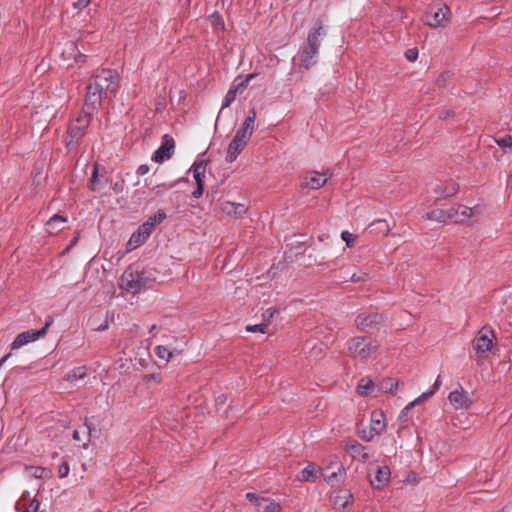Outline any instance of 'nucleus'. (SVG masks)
<instances>
[{
	"label": "nucleus",
	"instance_id": "f257e3e1",
	"mask_svg": "<svg viewBox=\"0 0 512 512\" xmlns=\"http://www.w3.org/2000/svg\"><path fill=\"white\" fill-rule=\"evenodd\" d=\"M120 86V77L112 69L98 70L86 87L85 107L96 111L102 101L116 95Z\"/></svg>",
	"mask_w": 512,
	"mask_h": 512
},
{
	"label": "nucleus",
	"instance_id": "f03ea898",
	"mask_svg": "<svg viewBox=\"0 0 512 512\" xmlns=\"http://www.w3.org/2000/svg\"><path fill=\"white\" fill-rule=\"evenodd\" d=\"M324 35L325 30L323 22L321 20H317L314 28L307 36V44L304 46L300 55L301 65L305 69H310L316 64L320 46L319 38Z\"/></svg>",
	"mask_w": 512,
	"mask_h": 512
},
{
	"label": "nucleus",
	"instance_id": "7ed1b4c3",
	"mask_svg": "<svg viewBox=\"0 0 512 512\" xmlns=\"http://www.w3.org/2000/svg\"><path fill=\"white\" fill-rule=\"evenodd\" d=\"M93 113L94 111L88 110L84 106L78 116L71 120L65 138L66 147L71 149L80 143L90 125Z\"/></svg>",
	"mask_w": 512,
	"mask_h": 512
},
{
	"label": "nucleus",
	"instance_id": "20e7f679",
	"mask_svg": "<svg viewBox=\"0 0 512 512\" xmlns=\"http://www.w3.org/2000/svg\"><path fill=\"white\" fill-rule=\"evenodd\" d=\"M379 346L377 340L356 336L349 340L348 351L354 359L365 362L376 355Z\"/></svg>",
	"mask_w": 512,
	"mask_h": 512
},
{
	"label": "nucleus",
	"instance_id": "39448f33",
	"mask_svg": "<svg viewBox=\"0 0 512 512\" xmlns=\"http://www.w3.org/2000/svg\"><path fill=\"white\" fill-rule=\"evenodd\" d=\"M319 474L324 478L331 487L337 486L344 482L346 478V469L343 464L338 461H331L324 468H319Z\"/></svg>",
	"mask_w": 512,
	"mask_h": 512
},
{
	"label": "nucleus",
	"instance_id": "423d86ee",
	"mask_svg": "<svg viewBox=\"0 0 512 512\" xmlns=\"http://www.w3.org/2000/svg\"><path fill=\"white\" fill-rule=\"evenodd\" d=\"M495 340L494 331L484 326L474 338L472 342L473 350L476 352L478 358H481L491 350L493 342Z\"/></svg>",
	"mask_w": 512,
	"mask_h": 512
},
{
	"label": "nucleus",
	"instance_id": "0eeeda50",
	"mask_svg": "<svg viewBox=\"0 0 512 512\" xmlns=\"http://www.w3.org/2000/svg\"><path fill=\"white\" fill-rule=\"evenodd\" d=\"M53 320L51 318H48L46 320V323L43 328L39 330H28L25 332H22L16 336V338L11 343V350H16L21 348L22 346L33 342L40 337H43L46 335L48 328L51 326Z\"/></svg>",
	"mask_w": 512,
	"mask_h": 512
},
{
	"label": "nucleus",
	"instance_id": "6e6552de",
	"mask_svg": "<svg viewBox=\"0 0 512 512\" xmlns=\"http://www.w3.org/2000/svg\"><path fill=\"white\" fill-rule=\"evenodd\" d=\"M383 322V315L375 312H362L355 318L356 327L364 332H369L373 329L379 330Z\"/></svg>",
	"mask_w": 512,
	"mask_h": 512
},
{
	"label": "nucleus",
	"instance_id": "1a4fd4ad",
	"mask_svg": "<svg viewBox=\"0 0 512 512\" xmlns=\"http://www.w3.org/2000/svg\"><path fill=\"white\" fill-rule=\"evenodd\" d=\"M450 9L447 5L431 6L426 13V24L430 27H442L448 20Z\"/></svg>",
	"mask_w": 512,
	"mask_h": 512
},
{
	"label": "nucleus",
	"instance_id": "9d476101",
	"mask_svg": "<svg viewBox=\"0 0 512 512\" xmlns=\"http://www.w3.org/2000/svg\"><path fill=\"white\" fill-rule=\"evenodd\" d=\"M354 497L348 489H338L330 495V502L333 507L340 511L350 510L353 505Z\"/></svg>",
	"mask_w": 512,
	"mask_h": 512
},
{
	"label": "nucleus",
	"instance_id": "9b49d317",
	"mask_svg": "<svg viewBox=\"0 0 512 512\" xmlns=\"http://www.w3.org/2000/svg\"><path fill=\"white\" fill-rule=\"evenodd\" d=\"M175 149V141L174 139L168 135L165 134L162 137L161 145L160 147L153 153L152 160L157 163H162L165 160H168L172 157Z\"/></svg>",
	"mask_w": 512,
	"mask_h": 512
},
{
	"label": "nucleus",
	"instance_id": "f8f14e48",
	"mask_svg": "<svg viewBox=\"0 0 512 512\" xmlns=\"http://www.w3.org/2000/svg\"><path fill=\"white\" fill-rule=\"evenodd\" d=\"M256 76H257L256 73H250V74L246 75L245 79L242 80L241 82H239L237 84L234 82L224 97L221 111L223 109L229 107L232 104V102L235 101L237 94L242 93L247 88L249 82Z\"/></svg>",
	"mask_w": 512,
	"mask_h": 512
},
{
	"label": "nucleus",
	"instance_id": "ddd939ff",
	"mask_svg": "<svg viewBox=\"0 0 512 512\" xmlns=\"http://www.w3.org/2000/svg\"><path fill=\"white\" fill-rule=\"evenodd\" d=\"M448 400L456 410H467L472 405V400L461 385L449 393Z\"/></svg>",
	"mask_w": 512,
	"mask_h": 512
},
{
	"label": "nucleus",
	"instance_id": "4468645a",
	"mask_svg": "<svg viewBox=\"0 0 512 512\" xmlns=\"http://www.w3.org/2000/svg\"><path fill=\"white\" fill-rule=\"evenodd\" d=\"M120 287L134 294L140 291L139 275L131 267H128L123 272L120 278Z\"/></svg>",
	"mask_w": 512,
	"mask_h": 512
},
{
	"label": "nucleus",
	"instance_id": "2eb2a0df",
	"mask_svg": "<svg viewBox=\"0 0 512 512\" xmlns=\"http://www.w3.org/2000/svg\"><path fill=\"white\" fill-rule=\"evenodd\" d=\"M151 225L150 224H141L137 231L134 232L129 241H128V248L129 250H134L137 247L141 246L151 235Z\"/></svg>",
	"mask_w": 512,
	"mask_h": 512
},
{
	"label": "nucleus",
	"instance_id": "dca6fc26",
	"mask_svg": "<svg viewBox=\"0 0 512 512\" xmlns=\"http://www.w3.org/2000/svg\"><path fill=\"white\" fill-rule=\"evenodd\" d=\"M346 451L350 454V456L358 460L362 463H365L369 459V453L367 451V447L358 443L357 441H352L347 444Z\"/></svg>",
	"mask_w": 512,
	"mask_h": 512
},
{
	"label": "nucleus",
	"instance_id": "f3484780",
	"mask_svg": "<svg viewBox=\"0 0 512 512\" xmlns=\"http://www.w3.org/2000/svg\"><path fill=\"white\" fill-rule=\"evenodd\" d=\"M247 206L244 203L224 201L221 203V210L224 214L234 218H240L247 212Z\"/></svg>",
	"mask_w": 512,
	"mask_h": 512
},
{
	"label": "nucleus",
	"instance_id": "a211bd4d",
	"mask_svg": "<svg viewBox=\"0 0 512 512\" xmlns=\"http://www.w3.org/2000/svg\"><path fill=\"white\" fill-rule=\"evenodd\" d=\"M387 427L385 415L382 411H373L371 413L370 431L374 436L382 434Z\"/></svg>",
	"mask_w": 512,
	"mask_h": 512
},
{
	"label": "nucleus",
	"instance_id": "6ab92c4d",
	"mask_svg": "<svg viewBox=\"0 0 512 512\" xmlns=\"http://www.w3.org/2000/svg\"><path fill=\"white\" fill-rule=\"evenodd\" d=\"M433 190L438 199H446L454 196L458 192L459 186L457 183L450 181L445 184L436 185Z\"/></svg>",
	"mask_w": 512,
	"mask_h": 512
},
{
	"label": "nucleus",
	"instance_id": "aec40b11",
	"mask_svg": "<svg viewBox=\"0 0 512 512\" xmlns=\"http://www.w3.org/2000/svg\"><path fill=\"white\" fill-rule=\"evenodd\" d=\"M390 478V469L388 466L378 467L374 478L370 479V483L373 487L381 489L384 487Z\"/></svg>",
	"mask_w": 512,
	"mask_h": 512
},
{
	"label": "nucleus",
	"instance_id": "412c9836",
	"mask_svg": "<svg viewBox=\"0 0 512 512\" xmlns=\"http://www.w3.org/2000/svg\"><path fill=\"white\" fill-rule=\"evenodd\" d=\"M326 175H327L326 172L321 174L319 172L311 171V172L307 173V175L305 177V180H306L305 185L311 189H319L326 184V182H327Z\"/></svg>",
	"mask_w": 512,
	"mask_h": 512
},
{
	"label": "nucleus",
	"instance_id": "4be33fe9",
	"mask_svg": "<svg viewBox=\"0 0 512 512\" xmlns=\"http://www.w3.org/2000/svg\"><path fill=\"white\" fill-rule=\"evenodd\" d=\"M67 222V218L60 215L54 214L47 222H46V231L53 235L64 229L65 223Z\"/></svg>",
	"mask_w": 512,
	"mask_h": 512
},
{
	"label": "nucleus",
	"instance_id": "5701e85b",
	"mask_svg": "<svg viewBox=\"0 0 512 512\" xmlns=\"http://www.w3.org/2000/svg\"><path fill=\"white\" fill-rule=\"evenodd\" d=\"M449 209L453 213L451 220L455 222H465L473 217V211L470 210V207L465 205H458L457 207H451Z\"/></svg>",
	"mask_w": 512,
	"mask_h": 512
},
{
	"label": "nucleus",
	"instance_id": "b1692460",
	"mask_svg": "<svg viewBox=\"0 0 512 512\" xmlns=\"http://www.w3.org/2000/svg\"><path fill=\"white\" fill-rule=\"evenodd\" d=\"M246 145L244 142H239V140L233 138L227 149L226 161L229 163L235 161Z\"/></svg>",
	"mask_w": 512,
	"mask_h": 512
},
{
	"label": "nucleus",
	"instance_id": "393cba45",
	"mask_svg": "<svg viewBox=\"0 0 512 512\" xmlns=\"http://www.w3.org/2000/svg\"><path fill=\"white\" fill-rule=\"evenodd\" d=\"M319 468L313 463H309L306 467H304L297 477L299 481L303 482H315L317 479V474L319 473Z\"/></svg>",
	"mask_w": 512,
	"mask_h": 512
},
{
	"label": "nucleus",
	"instance_id": "a878e982",
	"mask_svg": "<svg viewBox=\"0 0 512 512\" xmlns=\"http://www.w3.org/2000/svg\"><path fill=\"white\" fill-rule=\"evenodd\" d=\"M451 215H453V213L450 211V209H434L426 213L423 217L427 220L441 223L446 222L447 220H451Z\"/></svg>",
	"mask_w": 512,
	"mask_h": 512
},
{
	"label": "nucleus",
	"instance_id": "bb28decb",
	"mask_svg": "<svg viewBox=\"0 0 512 512\" xmlns=\"http://www.w3.org/2000/svg\"><path fill=\"white\" fill-rule=\"evenodd\" d=\"M258 512H280V505L274 500L261 497L257 503Z\"/></svg>",
	"mask_w": 512,
	"mask_h": 512
},
{
	"label": "nucleus",
	"instance_id": "cd10ccee",
	"mask_svg": "<svg viewBox=\"0 0 512 512\" xmlns=\"http://www.w3.org/2000/svg\"><path fill=\"white\" fill-rule=\"evenodd\" d=\"M442 385V380H441V377L438 376L434 382V384L432 385V387L424 392L423 394H421L418 398H416L414 401H412L405 409L408 410L410 407L420 403L422 400L428 398V397H431L433 396L436 391H438V389L440 388V386Z\"/></svg>",
	"mask_w": 512,
	"mask_h": 512
},
{
	"label": "nucleus",
	"instance_id": "c85d7f7f",
	"mask_svg": "<svg viewBox=\"0 0 512 512\" xmlns=\"http://www.w3.org/2000/svg\"><path fill=\"white\" fill-rule=\"evenodd\" d=\"M107 182V179L104 177H99L98 175V166L95 165L93 169L92 176L90 178L89 182V188L92 191H100L104 188L105 184Z\"/></svg>",
	"mask_w": 512,
	"mask_h": 512
},
{
	"label": "nucleus",
	"instance_id": "c756f323",
	"mask_svg": "<svg viewBox=\"0 0 512 512\" xmlns=\"http://www.w3.org/2000/svg\"><path fill=\"white\" fill-rule=\"evenodd\" d=\"M192 171H193V177L195 179L196 185H199V184L204 185L206 162L205 161L195 162L192 165Z\"/></svg>",
	"mask_w": 512,
	"mask_h": 512
},
{
	"label": "nucleus",
	"instance_id": "7c9ffc66",
	"mask_svg": "<svg viewBox=\"0 0 512 512\" xmlns=\"http://www.w3.org/2000/svg\"><path fill=\"white\" fill-rule=\"evenodd\" d=\"M373 389H374V383L371 379L362 378L358 382L357 392L361 396L369 395L373 391Z\"/></svg>",
	"mask_w": 512,
	"mask_h": 512
},
{
	"label": "nucleus",
	"instance_id": "2f4dec72",
	"mask_svg": "<svg viewBox=\"0 0 512 512\" xmlns=\"http://www.w3.org/2000/svg\"><path fill=\"white\" fill-rule=\"evenodd\" d=\"M399 382L394 378H385L380 382V389L386 393H395Z\"/></svg>",
	"mask_w": 512,
	"mask_h": 512
},
{
	"label": "nucleus",
	"instance_id": "473e14b6",
	"mask_svg": "<svg viewBox=\"0 0 512 512\" xmlns=\"http://www.w3.org/2000/svg\"><path fill=\"white\" fill-rule=\"evenodd\" d=\"M210 24L216 31H223L225 29V23L223 17L218 13L214 12L209 17Z\"/></svg>",
	"mask_w": 512,
	"mask_h": 512
},
{
	"label": "nucleus",
	"instance_id": "72a5a7b5",
	"mask_svg": "<svg viewBox=\"0 0 512 512\" xmlns=\"http://www.w3.org/2000/svg\"><path fill=\"white\" fill-rule=\"evenodd\" d=\"M91 431H92V429L86 421L84 423V426L81 429L74 430L72 437L75 441H81L82 440L81 433H82V434L86 435L87 441L89 442L90 436H91Z\"/></svg>",
	"mask_w": 512,
	"mask_h": 512
},
{
	"label": "nucleus",
	"instance_id": "f704fd0d",
	"mask_svg": "<svg viewBox=\"0 0 512 512\" xmlns=\"http://www.w3.org/2000/svg\"><path fill=\"white\" fill-rule=\"evenodd\" d=\"M371 227H374L379 234H382V236H387L390 232V227L386 220H376L371 224Z\"/></svg>",
	"mask_w": 512,
	"mask_h": 512
},
{
	"label": "nucleus",
	"instance_id": "c9c22d12",
	"mask_svg": "<svg viewBox=\"0 0 512 512\" xmlns=\"http://www.w3.org/2000/svg\"><path fill=\"white\" fill-rule=\"evenodd\" d=\"M86 376V368L84 366L76 367L66 375V380L72 381L82 379Z\"/></svg>",
	"mask_w": 512,
	"mask_h": 512
},
{
	"label": "nucleus",
	"instance_id": "e433bc0d",
	"mask_svg": "<svg viewBox=\"0 0 512 512\" xmlns=\"http://www.w3.org/2000/svg\"><path fill=\"white\" fill-rule=\"evenodd\" d=\"M165 218H166V213L159 210L153 216L149 217L148 220L146 222H144V224H150L151 230L153 231L154 227L157 224H160L161 222H163L165 220Z\"/></svg>",
	"mask_w": 512,
	"mask_h": 512
},
{
	"label": "nucleus",
	"instance_id": "4c0bfd02",
	"mask_svg": "<svg viewBox=\"0 0 512 512\" xmlns=\"http://www.w3.org/2000/svg\"><path fill=\"white\" fill-rule=\"evenodd\" d=\"M253 131L247 129L246 127L242 126L235 134L234 139L239 140V142H244L245 144L248 143L250 137L252 136Z\"/></svg>",
	"mask_w": 512,
	"mask_h": 512
},
{
	"label": "nucleus",
	"instance_id": "58836bf2",
	"mask_svg": "<svg viewBox=\"0 0 512 512\" xmlns=\"http://www.w3.org/2000/svg\"><path fill=\"white\" fill-rule=\"evenodd\" d=\"M253 131L247 129L246 127L242 126L235 134L234 139L239 140V142H244L245 144L248 143L250 137L252 136Z\"/></svg>",
	"mask_w": 512,
	"mask_h": 512
},
{
	"label": "nucleus",
	"instance_id": "ea45409f",
	"mask_svg": "<svg viewBox=\"0 0 512 512\" xmlns=\"http://www.w3.org/2000/svg\"><path fill=\"white\" fill-rule=\"evenodd\" d=\"M253 131L247 129L246 127L242 126L235 134L234 139L239 140V142H244L245 144L248 143L250 137L252 136Z\"/></svg>",
	"mask_w": 512,
	"mask_h": 512
},
{
	"label": "nucleus",
	"instance_id": "a19ab883",
	"mask_svg": "<svg viewBox=\"0 0 512 512\" xmlns=\"http://www.w3.org/2000/svg\"><path fill=\"white\" fill-rule=\"evenodd\" d=\"M68 50L70 51V57H73L75 62H84L86 55L80 53L77 49V46L74 42L68 43Z\"/></svg>",
	"mask_w": 512,
	"mask_h": 512
},
{
	"label": "nucleus",
	"instance_id": "79ce46f5",
	"mask_svg": "<svg viewBox=\"0 0 512 512\" xmlns=\"http://www.w3.org/2000/svg\"><path fill=\"white\" fill-rule=\"evenodd\" d=\"M255 120H256V111H255V109H251L248 112V115H247L246 119L244 120L242 126L246 127L249 130H252L254 132Z\"/></svg>",
	"mask_w": 512,
	"mask_h": 512
},
{
	"label": "nucleus",
	"instance_id": "37998d69",
	"mask_svg": "<svg viewBox=\"0 0 512 512\" xmlns=\"http://www.w3.org/2000/svg\"><path fill=\"white\" fill-rule=\"evenodd\" d=\"M155 350H156L157 356L161 359L169 360L172 356L171 351L164 346L159 345L155 348Z\"/></svg>",
	"mask_w": 512,
	"mask_h": 512
},
{
	"label": "nucleus",
	"instance_id": "c03bdc74",
	"mask_svg": "<svg viewBox=\"0 0 512 512\" xmlns=\"http://www.w3.org/2000/svg\"><path fill=\"white\" fill-rule=\"evenodd\" d=\"M267 328H268L267 324L261 323V324H255V325H247L246 331L251 332V333H256V332L266 333Z\"/></svg>",
	"mask_w": 512,
	"mask_h": 512
},
{
	"label": "nucleus",
	"instance_id": "a18cd8bd",
	"mask_svg": "<svg viewBox=\"0 0 512 512\" xmlns=\"http://www.w3.org/2000/svg\"><path fill=\"white\" fill-rule=\"evenodd\" d=\"M496 143L501 148H510L512 147V136L511 135H505L504 137L496 139Z\"/></svg>",
	"mask_w": 512,
	"mask_h": 512
},
{
	"label": "nucleus",
	"instance_id": "49530a36",
	"mask_svg": "<svg viewBox=\"0 0 512 512\" xmlns=\"http://www.w3.org/2000/svg\"><path fill=\"white\" fill-rule=\"evenodd\" d=\"M358 436L363 440V441H366V442H370L373 440V438L375 437L373 435V433L370 431V429H366V428H363V429H358Z\"/></svg>",
	"mask_w": 512,
	"mask_h": 512
},
{
	"label": "nucleus",
	"instance_id": "de8ad7c7",
	"mask_svg": "<svg viewBox=\"0 0 512 512\" xmlns=\"http://www.w3.org/2000/svg\"><path fill=\"white\" fill-rule=\"evenodd\" d=\"M341 238L343 241H345V243L348 247L352 246V244L355 241V235L348 231H343L341 233Z\"/></svg>",
	"mask_w": 512,
	"mask_h": 512
},
{
	"label": "nucleus",
	"instance_id": "09e8293b",
	"mask_svg": "<svg viewBox=\"0 0 512 512\" xmlns=\"http://www.w3.org/2000/svg\"><path fill=\"white\" fill-rule=\"evenodd\" d=\"M69 471L70 467L68 462H63L58 468V476L60 478H65L69 474Z\"/></svg>",
	"mask_w": 512,
	"mask_h": 512
},
{
	"label": "nucleus",
	"instance_id": "8fccbe9b",
	"mask_svg": "<svg viewBox=\"0 0 512 512\" xmlns=\"http://www.w3.org/2000/svg\"><path fill=\"white\" fill-rule=\"evenodd\" d=\"M367 278H368V274L360 271V272L352 274L351 281L352 282H361V281H366Z\"/></svg>",
	"mask_w": 512,
	"mask_h": 512
},
{
	"label": "nucleus",
	"instance_id": "3c124183",
	"mask_svg": "<svg viewBox=\"0 0 512 512\" xmlns=\"http://www.w3.org/2000/svg\"><path fill=\"white\" fill-rule=\"evenodd\" d=\"M40 503L37 499H33L26 509V512H36L39 509Z\"/></svg>",
	"mask_w": 512,
	"mask_h": 512
},
{
	"label": "nucleus",
	"instance_id": "603ef678",
	"mask_svg": "<svg viewBox=\"0 0 512 512\" xmlns=\"http://www.w3.org/2000/svg\"><path fill=\"white\" fill-rule=\"evenodd\" d=\"M246 498L249 502L253 503L256 507H257V503L259 502V500L261 499V497L257 496L256 494L252 493V492H248L246 494Z\"/></svg>",
	"mask_w": 512,
	"mask_h": 512
},
{
	"label": "nucleus",
	"instance_id": "864d4df0",
	"mask_svg": "<svg viewBox=\"0 0 512 512\" xmlns=\"http://www.w3.org/2000/svg\"><path fill=\"white\" fill-rule=\"evenodd\" d=\"M418 57V51L416 49H409L407 52H406V58L413 62L417 59Z\"/></svg>",
	"mask_w": 512,
	"mask_h": 512
},
{
	"label": "nucleus",
	"instance_id": "5fc2aeb1",
	"mask_svg": "<svg viewBox=\"0 0 512 512\" xmlns=\"http://www.w3.org/2000/svg\"><path fill=\"white\" fill-rule=\"evenodd\" d=\"M204 186L203 184L196 185V189L192 192V196L196 199L200 198L203 195Z\"/></svg>",
	"mask_w": 512,
	"mask_h": 512
},
{
	"label": "nucleus",
	"instance_id": "6e6d98bb",
	"mask_svg": "<svg viewBox=\"0 0 512 512\" xmlns=\"http://www.w3.org/2000/svg\"><path fill=\"white\" fill-rule=\"evenodd\" d=\"M91 0H78L76 2L73 3V6L75 9H83L85 8L89 3H90Z\"/></svg>",
	"mask_w": 512,
	"mask_h": 512
},
{
	"label": "nucleus",
	"instance_id": "4d7b16f0",
	"mask_svg": "<svg viewBox=\"0 0 512 512\" xmlns=\"http://www.w3.org/2000/svg\"><path fill=\"white\" fill-rule=\"evenodd\" d=\"M139 275V284H140V290L145 286L147 277L145 276L144 271H135Z\"/></svg>",
	"mask_w": 512,
	"mask_h": 512
},
{
	"label": "nucleus",
	"instance_id": "13d9d810",
	"mask_svg": "<svg viewBox=\"0 0 512 512\" xmlns=\"http://www.w3.org/2000/svg\"><path fill=\"white\" fill-rule=\"evenodd\" d=\"M149 170H150V168L148 165L142 164L138 167L137 174L140 176H143V175L147 174L149 172Z\"/></svg>",
	"mask_w": 512,
	"mask_h": 512
},
{
	"label": "nucleus",
	"instance_id": "bf43d9fd",
	"mask_svg": "<svg viewBox=\"0 0 512 512\" xmlns=\"http://www.w3.org/2000/svg\"><path fill=\"white\" fill-rule=\"evenodd\" d=\"M470 210L473 211V217L476 215H479L481 213V207L479 205H476L474 207H470Z\"/></svg>",
	"mask_w": 512,
	"mask_h": 512
},
{
	"label": "nucleus",
	"instance_id": "052dcab7",
	"mask_svg": "<svg viewBox=\"0 0 512 512\" xmlns=\"http://www.w3.org/2000/svg\"><path fill=\"white\" fill-rule=\"evenodd\" d=\"M217 190H213L207 193V197L210 198V201L213 202L216 199Z\"/></svg>",
	"mask_w": 512,
	"mask_h": 512
},
{
	"label": "nucleus",
	"instance_id": "680f3d73",
	"mask_svg": "<svg viewBox=\"0 0 512 512\" xmlns=\"http://www.w3.org/2000/svg\"><path fill=\"white\" fill-rule=\"evenodd\" d=\"M11 356V353L6 354L4 357L0 359V367L7 361V359Z\"/></svg>",
	"mask_w": 512,
	"mask_h": 512
},
{
	"label": "nucleus",
	"instance_id": "e2e57ef3",
	"mask_svg": "<svg viewBox=\"0 0 512 512\" xmlns=\"http://www.w3.org/2000/svg\"><path fill=\"white\" fill-rule=\"evenodd\" d=\"M108 328V324L107 322L104 323V324H101L98 328H96L97 331H104L105 329Z\"/></svg>",
	"mask_w": 512,
	"mask_h": 512
},
{
	"label": "nucleus",
	"instance_id": "0e129e2a",
	"mask_svg": "<svg viewBox=\"0 0 512 512\" xmlns=\"http://www.w3.org/2000/svg\"><path fill=\"white\" fill-rule=\"evenodd\" d=\"M77 241H78V237H74L71 240V242H70L69 246L67 247V249H69L70 247L74 246L77 243Z\"/></svg>",
	"mask_w": 512,
	"mask_h": 512
},
{
	"label": "nucleus",
	"instance_id": "69168bd1",
	"mask_svg": "<svg viewBox=\"0 0 512 512\" xmlns=\"http://www.w3.org/2000/svg\"><path fill=\"white\" fill-rule=\"evenodd\" d=\"M156 329H157V326H156V325H153V326L151 327V329H150V332H153V331H155Z\"/></svg>",
	"mask_w": 512,
	"mask_h": 512
},
{
	"label": "nucleus",
	"instance_id": "338daca9",
	"mask_svg": "<svg viewBox=\"0 0 512 512\" xmlns=\"http://www.w3.org/2000/svg\"><path fill=\"white\" fill-rule=\"evenodd\" d=\"M41 474H42V473H40V472H37V471H36L35 476H36V477H41Z\"/></svg>",
	"mask_w": 512,
	"mask_h": 512
},
{
	"label": "nucleus",
	"instance_id": "774afa93",
	"mask_svg": "<svg viewBox=\"0 0 512 512\" xmlns=\"http://www.w3.org/2000/svg\"><path fill=\"white\" fill-rule=\"evenodd\" d=\"M38 471H40V473H42V472L44 471V469H43V468H38V469H37V472H38Z\"/></svg>",
	"mask_w": 512,
	"mask_h": 512
}]
</instances>
